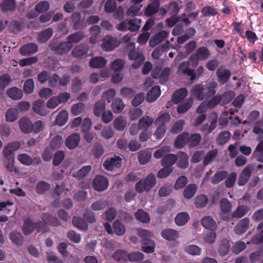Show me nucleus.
<instances>
[{
    "label": "nucleus",
    "mask_w": 263,
    "mask_h": 263,
    "mask_svg": "<svg viewBox=\"0 0 263 263\" xmlns=\"http://www.w3.org/2000/svg\"><path fill=\"white\" fill-rule=\"evenodd\" d=\"M211 55V52L208 47L201 46L197 48L195 53L192 54L189 60L191 62V66L193 68L196 67L200 61H205Z\"/></svg>",
    "instance_id": "f257e3e1"
},
{
    "label": "nucleus",
    "mask_w": 263,
    "mask_h": 263,
    "mask_svg": "<svg viewBox=\"0 0 263 263\" xmlns=\"http://www.w3.org/2000/svg\"><path fill=\"white\" fill-rule=\"evenodd\" d=\"M156 183V177L154 174H148L144 180H141L135 185V190L139 193L144 191L149 192Z\"/></svg>",
    "instance_id": "f03ea898"
},
{
    "label": "nucleus",
    "mask_w": 263,
    "mask_h": 263,
    "mask_svg": "<svg viewBox=\"0 0 263 263\" xmlns=\"http://www.w3.org/2000/svg\"><path fill=\"white\" fill-rule=\"evenodd\" d=\"M220 217L227 221H230L229 216L232 210V205L231 202L227 198H222L220 201Z\"/></svg>",
    "instance_id": "7ed1b4c3"
},
{
    "label": "nucleus",
    "mask_w": 263,
    "mask_h": 263,
    "mask_svg": "<svg viewBox=\"0 0 263 263\" xmlns=\"http://www.w3.org/2000/svg\"><path fill=\"white\" fill-rule=\"evenodd\" d=\"M72 47L73 45H70L67 41L62 42L58 44L51 43L49 45L50 49L58 55H62L68 52Z\"/></svg>",
    "instance_id": "20e7f679"
},
{
    "label": "nucleus",
    "mask_w": 263,
    "mask_h": 263,
    "mask_svg": "<svg viewBox=\"0 0 263 263\" xmlns=\"http://www.w3.org/2000/svg\"><path fill=\"white\" fill-rule=\"evenodd\" d=\"M191 66V62L189 60L187 61H183L180 63L178 68V71L184 75L190 77V80L194 81L196 79V74H195V70L190 68Z\"/></svg>",
    "instance_id": "39448f33"
},
{
    "label": "nucleus",
    "mask_w": 263,
    "mask_h": 263,
    "mask_svg": "<svg viewBox=\"0 0 263 263\" xmlns=\"http://www.w3.org/2000/svg\"><path fill=\"white\" fill-rule=\"evenodd\" d=\"M93 189L98 192L106 190L108 186V181L106 177L102 175L96 176L92 183Z\"/></svg>",
    "instance_id": "423d86ee"
},
{
    "label": "nucleus",
    "mask_w": 263,
    "mask_h": 263,
    "mask_svg": "<svg viewBox=\"0 0 263 263\" xmlns=\"http://www.w3.org/2000/svg\"><path fill=\"white\" fill-rule=\"evenodd\" d=\"M122 163V160L119 156H115L106 159L103 163V166L106 170L112 171L116 168L121 167Z\"/></svg>",
    "instance_id": "0eeeda50"
},
{
    "label": "nucleus",
    "mask_w": 263,
    "mask_h": 263,
    "mask_svg": "<svg viewBox=\"0 0 263 263\" xmlns=\"http://www.w3.org/2000/svg\"><path fill=\"white\" fill-rule=\"evenodd\" d=\"M119 43L116 38L111 35H106L102 44V48L106 51L112 50L118 46Z\"/></svg>",
    "instance_id": "6e6552de"
},
{
    "label": "nucleus",
    "mask_w": 263,
    "mask_h": 263,
    "mask_svg": "<svg viewBox=\"0 0 263 263\" xmlns=\"http://www.w3.org/2000/svg\"><path fill=\"white\" fill-rule=\"evenodd\" d=\"M21 146L19 142H12L8 143L3 149V155L6 159L14 158L13 153L17 150Z\"/></svg>",
    "instance_id": "1a4fd4ad"
},
{
    "label": "nucleus",
    "mask_w": 263,
    "mask_h": 263,
    "mask_svg": "<svg viewBox=\"0 0 263 263\" xmlns=\"http://www.w3.org/2000/svg\"><path fill=\"white\" fill-rule=\"evenodd\" d=\"M80 141V135L78 133H73L66 139L65 144L69 149H74L79 145Z\"/></svg>",
    "instance_id": "9d476101"
},
{
    "label": "nucleus",
    "mask_w": 263,
    "mask_h": 263,
    "mask_svg": "<svg viewBox=\"0 0 263 263\" xmlns=\"http://www.w3.org/2000/svg\"><path fill=\"white\" fill-rule=\"evenodd\" d=\"M217 80L220 84H226L229 80L231 72L229 69L218 68L216 71Z\"/></svg>",
    "instance_id": "9b49d317"
},
{
    "label": "nucleus",
    "mask_w": 263,
    "mask_h": 263,
    "mask_svg": "<svg viewBox=\"0 0 263 263\" xmlns=\"http://www.w3.org/2000/svg\"><path fill=\"white\" fill-rule=\"evenodd\" d=\"M252 174V171L250 166H247L245 167L240 173L238 179V184L239 186H243L248 181Z\"/></svg>",
    "instance_id": "f8f14e48"
},
{
    "label": "nucleus",
    "mask_w": 263,
    "mask_h": 263,
    "mask_svg": "<svg viewBox=\"0 0 263 263\" xmlns=\"http://www.w3.org/2000/svg\"><path fill=\"white\" fill-rule=\"evenodd\" d=\"M38 50V46L35 43H28L21 47L20 53L24 56L31 55Z\"/></svg>",
    "instance_id": "ddd939ff"
},
{
    "label": "nucleus",
    "mask_w": 263,
    "mask_h": 263,
    "mask_svg": "<svg viewBox=\"0 0 263 263\" xmlns=\"http://www.w3.org/2000/svg\"><path fill=\"white\" fill-rule=\"evenodd\" d=\"M19 126L23 133L29 134L32 132L33 127L31 120L26 117H22L19 121Z\"/></svg>",
    "instance_id": "4468645a"
},
{
    "label": "nucleus",
    "mask_w": 263,
    "mask_h": 263,
    "mask_svg": "<svg viewBox=\"0 0 263 263\" xmlns=\"http://www.w3.org/2000/svg\"><path fill=\"white\" fill-rule=\"evenodd\" d=\"M168 35V33L166 31H160L151 39L149 42V45L152 47L156 46L164 41L167 37Z\"/></svg>",
    "instance_id": "2eb2a0df"
},
{
    "label": "nucleus",
    "mask_w": 263,
    "mask_h": 263,
    "mask_svg": "<svg viewBox=\"0 0 263 263\" xmlns=\"http://www.w3.org/2000/svg\"><path fill=\"white\" fill-rule=\"evenodd\" d=\"M250 223V220L248 218H245L240 220L236 225L234 228V232L236 234L241 235L245 233L248 230Z\"/></svg>",
    "instance_id": "dca6fc26"
},
{
    "label": "nucleus",
    "mask_w": 263,
    "mask_h": 263,
    "mask_svg": "<svg viewBox=\"0 0 263 263\" xmlns=\"http://www.w3.org/2000/svg\"><path fill=\"white\" fill-rule=\"evenodd\" d=\"M188 91L186 88H181L176 90L172 95V100L176 104L181 102L187 95Z\"/></svg>",
    "instance_id": "f3484780"
},
{
    "label": "nucleus",
    "mask_w": 263,
    "mask_h": 263,
    "mask_svg": "<svg viewBox=\"0 0 263 263\" xmlns=\"http://www.w3.org/2000/svg\"><path fill=\"white\" fill-rule=\"evenodd\" d=\"M88 47L85 44H79L72 50L71 54L73 58H78L85 56L88 51Z\"/></svg>",
    "instance_id": "a211bd4d"
},
{
    "label": "nucleus",
    "mask_w": 263,
    "mask_h": 263,
    "mask_svg": "<svg viewBox=\"0 0 263 263\" xmlns=\"http://www.w3.org/2000/svg\"><path fill=\"white\" fill-rule=\"evenodd\" d=\"M32 109L34 112L42 116H45L47 113L45 102L42 99L37 100L33 103Z\"/></svg>",
    "instance_id": "6ab92c4d"
},
{
    "label": "nucleus",
    "mask_w": 263,
    "mask_h": 263,
    "mask_svg": "<svg viewBox=\"0 0 263 263\" xmlns=\"http://www.w3.org/2000/svg\"><path fill=\"white\" fill-rule=\"evenodd\" d=\"M248 208L244 205H238L237 209L234 211L229 216L230 221L234 219H238L244 216L248 212Z\"/></svg>",
    "instance_id": "aec40b11"
},
{
    "label": "nucleus",
    "mask_w": 263,
    "mask_h": 263,
    "mask_svg": "<svg viewBox=\"0 0 263 263\" xmlns=\"http://www.w3.org/2000/svg\"><path fill=\"white\" fill-rule=\"evenodd\" d=\"M81 20V15L80 13L75 12L71 15L70 25L74 30H78L83 28Z\"/></svg>",
    "instance_id": "412c9836"
},
{
    "label": "nucleus",
    "mask_w": 263,
    "mask_h": 263,
    "mask_svg": "<svg viewBox=\"0 0 263 263\" xmlns=\"http://www.w3.org/2000/svg\"><path fill=\"white\" fill-rule=\"evenodd\" d=\"M161 236L167 240H176L179 236L178 231L174 229H166L161 232Z\"/></svg>",
    "instance_id": "4be33fe9"
},
{
    "label": "nucleus",
    "mask_w": 263,
    "mask_h": 263,
    "mask_svg": "<svg viewBox=\"0 0 263 263\" xmlns=\"http://www.w3.org/2000/svg\"><path fill=\"white\" fill-rule=\"evenodd\" d=\"M170 48V43H166L156 48L152 53V57L155 60H158L164 52L167 51Z\"/></svg>",
    "instance_id": "5701e85b"
},
{
    "label": "nucleus",
    "mask_w": 263,
    "mask_h": 263,
    "mask_svg": "<svg viewBox=\"0 0 263 263\" xmlns=\"http://www.w3.org/2000/svg\"><path fill=\"white\" fill-rule=\"evenodd\" d=\"M187 143L189 147H195L200 144L201 141V136L199 134H192L188 133Z\"/></svg>",
    "instance_id": "b1692460"
},
{
    "label": "nucleus",
    "mask_w": 263,
    "mask_h": 263,
    "mask_svg": "<svg viewBox=\"0 0 263 263\" xmlns=\"http://www.w3.org/2000/svg\"><path fill=\"white\" fill-rule=\"evenodd\" d=\"M188 132H184L179 135L175 140L174 145L176 148H181L187 143Z\"/></svg>",
    "instance_id": "393cba45"
},
{
    "label": "nucleus",
    "mask_w": 263,
    "mask_h": 263,
    "mask_svg": "<svg viewBox=\"0 0 263 263\" xmlns=\"http://www.w3.org/2000/svg\"><path fill=\"white\" fill-rule=\"evenodd\" d=\"M16 5L15 0H3L0 7L3 12H13L16 9Z\"/></svg>",
    "instance_id": "a878e982"
},
{
    "label": "nucleus",
    "mask_w": 263,
    "mask_h": 263,
    "mask_svg": "<svg viewBox=\"0 0 263 263\" xmlns=\"http://www.w3.org/2000/svg\"><path fill=\"white\" fill-rule=\"evenodd\" d=\"M89 66L93 68H101L107 64L106 60L102 57H96L92 58L89 61Z\"/></svg>",
    "instance_id": "bb28decb"
},
{
    "label": "nucleus",
    "mask_w": 263,
    "mask_h": 263,
    "mask_svg": "<svg viewBox=\"0 0 263 263\" xmlns=\"http://www.w3.org/2000/svg\"><path fill=\"white\" fill-rule=\"evenodd\" d=\"M23 27V22L14 20L8 25V30L9 32L16 34L22 31Z\"/></svg>",
    "instance_id": "cd10ccee"
},
{
    "label": "nucleus",
    "mask_w": 263,
    "mask_h": 263,
    "mask_svg": "<svg viewBox=\"0 0 263 263\" xmlns=\"http://www.w3.org/2000/svg\"><path fill=\"white\" fill-rule=\"evenodd\" d=\"M142 250L147 253H153L155 250V243L150 238H144L141 239Z\"/></svg>",
    "instance_id": "c85d7f7f"
},
{
    "label": "nucleus",
    "mask_w": 263,
    "mask_h": 263,
    "mask_svg": "<svg viewBox=\"0 0 263 263\" xmlns=\"http://www.w3.org/2000/svg\"><path fill=\"white\" fill-rule=\"evenodd\" d=\"M193 101V99L192 97L187 99L178 106L177 107V112L179 114H182L187 112L192 106Z\"/></svg>",
    "instance_id": "c756f323"
},
{
    "label": "nucleus",
    "mask_w": 263,
    "mask_h": 263,
    "mask_svg": "<svg viewBox=\"0 0 263 263\" xmlns=\"http://www.w3.org/2000/svg\"><path fill=\"white\" fill-rule=\"evenodd\" d=\"M53 33L51 28L49 27L41 31L37 36V41L40 43H45L51 37Z\"/></svg>",
    "instance_id": "7c9ffc66"
},
{
    "label": "nucleus",
    "mask_w": 263,
    "mask_h": 263,
    "mask_svg": "<svg viewBox=\"0 0 263 263\" xmlns=\"http://www.w3.org/2000/svg\"><path fill=\"white\" fill-rule=\"evenodd\" d=\"M230 248V242L228 239L224 238L219 243L218 252L220 256H224L229 253Z\"/></svg>",
    "instance_id": "2f4dec72"
},
{
    "label": "nucleus",
    "mask_w": 263,
    "mask_h": 263,
    "mask_svg": "<svg viewBox=\"0 0 263 263\" xmlns=\"http://www.w3.org/2000/svg\"><path fill=\"white\" fill-rule=\"evenodd\" d=\"M161 90L159 86H155L148 91L146 96V100L149 102H153L159 97Z\"/></svg>",
    "instance_id": "473e14b6"
},
{
    "label": "nucleus",
    "mask_w": 263,
    "mask_h": 263,
    "mask_svg": "<svg viewBox=\"0 0 263 263\" xmlns=\"http://www.w3.org/2000/svg\"><path fill=\"white\" fill-rule=\"evenodd\" d=\"M192 95L196 98L198 100L205 99L204 92V85L197 84L194 86L191 90Z\"/></svg>",
    "instance_id": "72a5a7b5"
},
{
    "label": "nucleus",
    "mask_w": 263,
    "mask_h": 263,
    "mask_svg": "<svg viewBox=\"0 0 263 263\" xmlns=\"http://www.w3.org/2000/svg\"><path fill=\"white\" fill-rule=\"evenodd\" d=\"M72 223L77 228L81 230H87L88 229V223L83 218L74 216L72 218Z\"/></svg>",
    "instance_id": "f704fd0d"
},
{
    "label": "nucleus",
    "mask_w": 263,
    "mask_h": 263,
    "mask_svg": "<svg viewBox=\"0 0 263 263\" xmlns=\"http://www.w3.org/2000/svg\"><path fill=\"white\" fill-rule=\"evenodd\" d=\"M201 223L204 228L210 230H215L217 227L215 221L210 216L203 217Z\"/></svg>",
    "instance_id": "c9c22d12"
},
{
    "label": "nucleus",
    "mask_w": 263,
    "mask_h": 263,
    "mask_svg": "<svg viewBox=\"0 0 263 263\" xmlns=\"http://www.w3.org/2000/svg\"><path fill=\"white\" fill-rule=\"evenodd\" d=\"M177 161V155L173 154H167L164 156L161 162V164L163 166L172 167L176 161Z\"/></svg>",
    "instance_id": "e433bc0d"
},
{
    "label": "nucleus",
    "mask_w": 263,
    "mask_h": 263,
    "mask_svg": "<svg viewBox=\"0 0 263 263\" xmlns=\"http://www.w3.org/2000/svg\"><path fill=\"white\" fill-rule=\"evenodd\" d=\"M217 86V83L216 82H211L206 86H204L205 99H208L215 94V88Z\"/></svg>",
    "instance_id": "4c0bfd02"
},
{
    "label": "nucleus",
    "mask_w": 263,
    "mask_h": 263,
    "mask_svg": "<svg viewBox=\"0 0 263 263\" xmlns=\"http://www.w3.org/2000/svg\"><path fill=\"white\" fill-rule=\"evenodd\" d=\"M154 122L153 118L149 116L142 117L138 122V126L140 129L147 130V129L152 125Z\"/></svg>",
    "instance_id": "58836bf2"
},
{
    "label": "nucleus",
    "mask_w": 263,
    "mask_h": 263,
    "mask_svg": "<svg viewBox=\"0 0 263 263\" xmlns=\"http://www.w3.org/2000/svg\"><path fill=\"white\" fill-rule=\"evenodd\" d=\"M35 229V223L30 218L25 219L22 227L24 235H28Z\"/></svg>",
    "instance_id": "ea45409f"
},
{
    "label": "nucleus",
    "mask_w": 263,
    "mask_h": 263,
    "mask_svg": "<svg viewBox=\"0 0 263 263\" xmlns=\"http://www.w3.org/2000/svg\"><path fill=\"white\" fill-rule=\"evenodd\" d=\"M135 218L144 223H147L150 221L149 214L142 209H138L135 213Z\"/></svg>",
    "instance_id": "a19ab883"
},
{
    "label": "nucleus",
    "mask_w": 263,
    "mask_h": 263,
    "mask_svg": "<svg viewBox=\"0 0 263 263\" xmlns=\"http://www.w3.org/2000/svg\"><path fill=\"white\" fill-rule=\"evenodd\" d=\"M177 165L182 168H185L188 166V156L185 152H180L177 155Z\"/></svg>",
    "instance_id": "79ce46f5"
},
{
    "label": "nucleus",
    "mask_w": 263,
    "mask_h": 263,
    "mask_svg": "<svg viewBox=\"0 0 263 263\" xmlns=\"http://www.w3.org/2000/svg\"><path fill=\"white\" fill-rule=\"evenodd\" d=\"M85 36L84 33L82 31L74 32L68 35L66 40L70 44L80 42Z\"/></svg>",
    "instance_id": "37998d69"
},
{
    "label": "nucleus",
    "mask_w": 263,
    "mask_h": 263,
    "mask_svg": "<svg viewBox=\"0 0 263 263\" xmlns=\"http://www.w3.org/2000/svg\"><path fill=\"white\" fill-rule=\"evenodd\" d=\"M6 93L8 96L13 100L21 99L23 96L22 90L15 87L7 89Z\"/></svg>",
    "instance_id": "c03bdc74"
},
{
    "label": "nucleus",
    "mask_w": 263,
    "mask_h": 263,
    "mask_svg": "<svg viewBox=\"0 0 263 263\" xmlns=\"http://www.w3.org/2000/svg\"><path fill=\"white\" fill-rule=\"evenodd\" d=\"M10 239L15 245L22 246L24 242V236L21 232L12 231L10 234Z\"/></svg>",
    "instance_id": "a18cd8bd"
},
{
    "label": "nucleus",
    "mask_w": 263,
    "mask_h": 263,
    "mask_svg": "<svg viewBox=\"0 0 263 263\" xmlns=\"http://www.w3.org/2000/svg\"><path fill=\"white\" fill-rule=\"evenodd\" d=\"M112 229L115 233L118 236L123 235L126 232L125 226L118 220H116L113 223Z\"/></svg>",
    "instance_id": "49530a36"
},
{
    "label": "nucleus",
    "mask_w": 263,
    "mask_h": 263,
    "mask_svg": "<svg viewBox=\"0 0 263 263\" xmlns=\"http://www.w3.org/2000/svg\"><path fill=\"white\" fill-rule=\"evenodd\" d=\"M197 186L195 184H189L183 191V196L187 199H191L195 194Z\"/></svg>",
    "instance_id": "de8ad7c7"
},
{
    "label": "nucleus",
    "mask_w": 263,
    "mask_h": 263,
    "mask_svg": "<svg viewBox=\"0 0 263 263\" xmlns=\"http://www.w3.org/2000/svg\"><path fill=\"white\" fill-rule=\"evenodd\" d=\"M171 119L170 115L168 112H164L160 115L155 121V124L156 126H165Z\"/></svg>",
    "instance_id": "09e8293b"
},
{
    "label": "nucleus",
    "mask_w": 263,
    "mask_h": 263,
    "mask_svg": "<svg viewBox=\"0 0 263 263\" xmlns=\"http://www.w3.org/2000/svg\"><path fill=\"white\" fill-rule=\"evenodd\" d=\"M141 20L135 17L128 21V30L131 32H136L140 28Z\"/></svg>",
    "instance_id": "8fccbe9b"
},
{
    "label": "nucleus",
    "mask_w": 263,
    "mask_h": 263,
    "mask_svg": "<svg viewBox=\"0 0 263 263\" xmlns=\"http://www.w3.org/2000/svg\"><path fill=\"white\" fill-rule=\"evenodd\" d=\"M228 175L226 171H221L216 173L211 178V182L213 184H216L225 179Z\"/></svg>",
    "instance_id": "3c124183"
},
{
    "label": "nucleus",
    "mask_w": 263,
    "mask_h": 263,
    "mask_svg": "<svg viewBox=\"0 0 263 263\" xmlns=\"http://www.w3.org/2000/svg\"><path fill=\"white\" fill-rule=\"evenodd\" d=\"M190 219V216L186 212H181L177 215L175 217V222L177 225L182 226L184 225Z\"/></svg>",
    "instance_id": "603ef678"
},
{
    "label": "nucleus",
    "mask_w": 263,
    "mask_h": 263,
    "mask_svg": "<svg viewBox=\"0 0 263 263\" xmlns=\"http://www.w3.org/2000/svg\"><path fill=\"white\" fill-rule=\"evenodd\" d=\"M105 103L103 100H100L97 101L93 106V114L96 116L100 117L105 111Z\"/></svg>",
    "instance_id": "864d4df0"
},
{
    "label": "nucleus",
    "mask_w": 263,
    "mask_h": 263,
    "mask_svg": "<svg viewBox=\"0 0 263 263\" xmlns=\"http://www.w3.org/2000/svg\"><path fill=\"white\" fill-rule=\"evenodd\" d=\"M124 108V104L122 100L120 98H116L113 100L111 104V108L115 114L120 113Z\"/></svg>",
    "instance_id": "5fc2aeb1"
},
{
    "label": "nucleus",
    "mask_w": 263,
    "mask_h": 263,
    "mask_svg": "<svg viewBox=\"0 0 263 263\" xmlns=\"http://www.w3.org/2000/svg\"><path fill=\"white\" fill-rule=\"evenodd\" d=\"M41 218L46 223H49L51 226H57L60 225L58 218L50 215L48 213H43L41 215Z\"/></svg>",
    "instance_id": "6e6d98bb"
},
{
    "label": "nucleus",
    "mask_w": 263,
    "mask_h": 263,
    "mask_svg": "<svg viewBox=\"0 0 263 263\" xmlns=\"http://www.w3.org/2000/svg\"><path fill=\"white\" fill-rule=\"evenodd\" d=\"M112 258L117 261H126L128 260V253L126 251L118 250L112 254Z\"/></svg>",
    "instance_id": "4d7b16f0"
},
{
    "label": "nucleus",
    "mask_w": 263,
    "mask_h": 263,
    "mask_svg": "<svg viewBox=\"0 0 263 263\" xmlns=\"http://www.w3.org/2000/svg\"><path fill=\"white\" fill-rule=\"evenodd\" d=\"M208 201V197L205 195L201 194L196 197L194 203L196 208H203L206 206Z\"/></svg>",
    "instance_id": "13d9d810"
},
{
    "label": "nucleus",
    "mask_w": 263,
    "mask_h": 263,
    "mask_svg": "<svg viewBox=\"0 0 263 263\" xmlns=\"http://www.w3.org/2000/svg\"><path fill=\"white\" fill-rule=\"evenodd\" d=\"M160 4H157L156 3L151 2L147 6L145 10V15L147 16H152L156 14L160 7Z\"/></svg>",
    "instance_id": "bf43d9fd"
},
{
    "label": "nucleus",
    "mask_w": 263,
    "mask_h": 263,
    "mask_svg": "<svg viewBox=\"0 0 263 263\" xmlns=\"http://www.w3.org/2000/svg\"><path fill=\"white\" fill-rule=\"evenodd\" d=\"M253 157L258 162L263 163V142H259L253 152Z\"/></svg>",
    "instance_id": "052dcab7"
},
{
    "label": "nucleus",
    "mask_w": 263,
    "mask_h": 263,
    "mask_svg": "<svg viewBox=\"0 0 263 263\" xmlns=\"http://www.w3.org/2000/svg\"><path fill=\"white\" fill-rule=\"evenodd\" d=\"M231 137V134L229 131L221 132L217 138V142L219 145H223L230 140Z\"/></svg>",
    "instance_id": "680f3d73"
},
{
    "label": "nucleus",
    "mask_w": 263,
    "mask_h": 263,
    "mask_svg": "<svg viewBox=\"0 0 263 263\" xmlns=\"http://www.w3.org/2000/svg\"><path fill=\"white\" fill-rule=\"evenodd\" d=\"M5 117L7 121L14 122L18 118V110L14 107L10 108L6 111Z\"/></svg>",
    "instance_id": "e2e57ef3"
},
{
    "label": "nucleus",
    "mask_w": 263,
    "mask_h": 263,
    "mask_svg": "<svg viewBox=\"0 0 263 263\" xmlns=\"http://www.w3.org/2000/svg\"><path fill=\"white\" fill-rule=\"evenodd\" d=\"M152 156L151 153L147 151H141L138 154V161L141 164L147 163Z\"/></svg>",
    "instance_id": "0e129e2a"
},
{
    "label": "nucleus",
    "mask_w": 263,
    "mask_h": 263,
    "mask_svg": "<svg viewBox=\"0 0 263 263\" xmlns=\"http://www.w3.org/2000/svg\"><path fill=\"white\" fill-rule=\"evenodd\" d=\"M68 120V112L63 110L60 112L55 119V123L59 126H63L67 122Z\"/></svg>",
    "instance_id": "69168bd1"
},
{
    "label": "nucleus",
    "mask_w": 263,
    "mask_h": 263,
    "mask_svg": "<svg viewBox=\"0 0 263 263\" xmlns=\"http://www.w3.org/2000/svg\"><path fill=\"white\" fill-rule=\"evenodd\" d=\"M83 217L87 223H93L96 221L95 213L90 209H86L83 214Z\"/></svg>",
    "instance_id": "338daca9"
},
{
    "label": "nucleus",
    "mask_w": 263,
    "mask_h": 263,
    "mask_svg": "<svg viewBox=\"0 0 263 263\" xmlns=\"http://www.w3.org/2000/svg\"><path fill=\"white\" fill-rule=\"evenodd\" d=\"M50 8V4L47 1H42L37 3L35 6V10L40 13H43L47 11Z\"/></svg>",
    "instance_id": "774afa93"
}]
</instances>
